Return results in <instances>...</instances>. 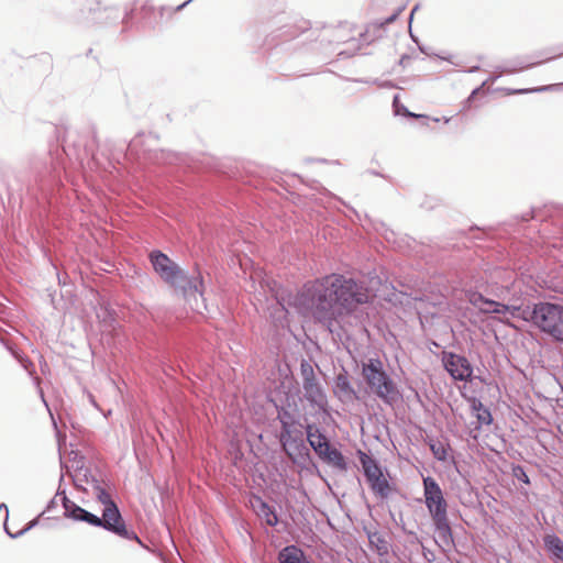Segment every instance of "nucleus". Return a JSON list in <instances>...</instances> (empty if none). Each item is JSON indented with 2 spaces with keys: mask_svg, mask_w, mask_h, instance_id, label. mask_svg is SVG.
<instances>
[{
  "mask_svg": "<svg viewBox=\"0 0 563 563\" xmlns=\"http://www.w3.org/2000/svg\"><path fill=\"white\" fill-rule=\"evenodd\" d=\"M40 517H41V516L38 515L36 518H34V519H32L31 521H29V522L26 523V526H25L23 529H21L20 531H18L16 533H12V532L8 529V527H7L5 525H4V531H5V533H7L10 538H12V539L20 538V537H22L24 533H26L27 531H30L31 529H33L34 527H36V526L38 525Z\"/></svg>",
  "mask_w": 563,
  "mask_h": 563,
  "instance_id": "c85d7f7f",
  "label": "nucleus"
},
{
  "mask_svg": "<svg viewBox=\"0 0 563 563\" xmlns=\"http://www.w3.org/2000/svg\"><path fill=\"white\" fill-rule=\"evenodd\" d=\"M360 49V45L353 43V48L352 49H344V51H341L339 53V56H344V57H351L355 54L356 51Z\"/></svg>",
  "mask_w": 563,
  "mask_h": 563,
  "instance_id": "58836bf2",
  "label": "nucleus"
},
{
  "mask_svg": "<svg viewBox=\"0 0 563 563\" xmlns=\"http://www.w3.org/2000/svg\"><path fill=\"white\" fill-rule=\"evenodd\" d=\"M279 563H311L302 549L295 544L286 545L278 552Z\"/></svg>",
  "mask_w": 563,
  "mask_h": 563,
  "instance_id": "f3484780",
  "label": "nucleus"
},
{
  "mask_svg": "<svg viewBox=\"0 0 563 563\" xmlns=\"http://www.w3.org/2000/svg\"><path fill=\"white\" fill-rule=\"evenodd\" d=\"M544 548L556 560L563 562V540L555 533L547 534L543 539Z\"/></svg>",
  "mask_w": 563,
  "mask_h": 563,
  "instance_id": "5701e85b",
  "label": "nucleus"
},
{
  "mask_svg": "<svg viewBox=\"0 0 563 563\" xmlns=\"http://www.w3.org/2000/svg\"><path fill=\"white\" fill-rule=\"evenodd\" d=\"M309 445L322 462L336 467L341 472L349 470V462L345 456L340 450L331 445L324 432L317 435Z\"/></svg>",
  "mask_w": 563,
  "mask_h": 563,
  "instance_id": "9d476101",
  "label": "nucleus"
},
{
  "mask_svg": "<svg viewBox=\"0 0 563 563\" xmlns=\"http://www.w3.org/2000/svg\"><path fill=\"white\" fill-rule=\"evenodd\" d=\"M64 494H66V492H65V490H60V488H58V490H57V493H56V495H55V496H56V498H57L58 496H62V498H63V497H64Z\"/></svg>",
  "mask_w": 563,
  "mask_h": 563,
  "instance_id": "4d7b16f0",
  "label": "nucleus"
},
{
  "mask_svg": "<svg viewBox=\"0 0 563 563\" xmlns=\"http://www.w3.org/2000/svg\"><path fill=\"white\" fill-rule=\"evenodd\" d=\"M309 30V23L302 22V25L285 24L276 33L275 37L280 41H289L296 38L301 33Z\"/></svg>",
  "mask_w": 563,
  "mask_h": 563,
  "instance_id": "412c9836",
  "label": "nucleus"
},
{
  "mask_svg": "<svg viewBox=\"0 0 563 563\" xmlns=\"http://www.w3.org/2000/svg\"><path fill=\"white\" fill-rule=\"evenodd\" d=\"M418 8H419L418 5H415V8L411 10L410 15H409V21L410 22H411V20L413 18L415 12L418 10Z\"/></svg>",
  "mask_w": 563,
  "mask_h": 563,
  "instance_id": "5fc2aeb1",
  "label": "nucleus"
},
{
  "mask_svg": "<svg viewBox=\"0 0 563 563\" xmlns=\"http://www.w3.org/2000/svg\"><path fill=\"white\" fill-rule=\"evenodd\" d=\"M482 87H483V86L477 87V88H475V89L471 92L470 97L467 98V102L472 101V100L474 99V97H476V95L479 92V90L482 89Z\"/></svg>",
  "mask_w": 563,
  "mask_h": 563,
  "instance_id": "8fccbe9b",
  "label": "nucleus"
},
{
  "mask_svg": "<svg viewBox=\"0 0 563 563\" xmlns=\"http://www.w3.org/2000/svg\"><path fill=\"white\" fill-rule=\"evenodd\" d=\"M132 12H133V10H126V11H125L124 16L122 18V23H123V24H128V23H129V20H130V19H131V16H132Z\"/></svg>",
  "mask_w": 563,
  "mask_h": 563,
  "instance_id": "de8ad7c7",
  "label": "nucleus"
},
{
  "mask_svg": "<svg viewBox=\"0 0 563 563\" xmlns=\"http://www.w3.org/2000/svg\"><path fill=\"white\" fill-rule=\"evenodd\" d=\"M504 314L508 313L512 318L522 319L531 322V309L530 307L522 308L521 305L516 303V300L511 303H504Z\"/></svg>",
  "mask_w": 563,
  "mask_h": 563,
  "instance_id": "b1692460",
  "label": "nucleus"
},
{
  "mask_svg": "<svg viewBox=\"0 0 563 563\" xmlns=\"http://www.w3.org/2000/svg\"><path fill=\"white\" fill-rule=\"evenodd\" d=\"M62 506L64 508V516L65 518L71 519L74 521L78 522H85L92 527L102 528V519L99 518V516L88 511L87 509L80 507L73 500H70L66 494H64V497L60 498Z\"/></svg>",
  "mask_w": 563,
  "mask_h": 563,
  "instance_id": "f8f14e48",
  "label": "nucleus"
},
{
  "mask_svg": "<svg viewBox=\"0 0 563 563\" xmlns=\"http://www.w3.org/2000/svg\"><path fill=\"white\" fill-rule=\"evenodd\" d=\"M470 406L476 417L474 430H481L482 426H489L493 423L494 419L489 408L486 407L479 399L472 397L470 399Z\"/></svg>",
  "mask_w": 563,
  "mask_h": 563,
  "instance_id": "dca6fc26",
  "label": "nucleus"
},
{
  "mask_svg": "<svg viewBox=\"0 0 563 563\" xmlns=\"http://www.w3.org/2000/svg\"><path fill=\"white\" fill-rule=\"evenodd\" d=\"M509 292H510L509 286L494 285L488 290L489 295H492V296H494V297H496L498 299H501V300H506Z\"/></svg>",
  "mask_w": 563,
  "mask_h": 563,
  "instance_id": "2f4dec72",
  "label": "nucleus"
},
{
  "mask_svg": "<svg viewBox=\"0 0 563 563\" xmlns=\"http://www.w3.org/2000/svg\"><path fill=\"white\" fill-rule=\"evenodd\" d=\"M363 531L365 532L368 543L372 550H374L377 555L386 556L389 553L390 544L387 541L384 533L373 529L371 527H364Z\"/></svg>",
  "mask_w": 563,
  "mask_h": 563,
  "instance_id": "2eb2a0df",
  "label": "nucleus"
},
{
  "mask_svg": "<svg viewBox=\"0 0 563 563\" xmlns=\"http://www.w3.org/2000/svg\"><path fill=\"white\" fill-rule=\"evenodd\" d=\"M148 260L161 279L184 298L197 294L203 296L205 282L198 266L195 273L190 275L161 250L151 251Z\"/></svg>",
  "mask_w": 563,
  "mask_h": 563,
  "instance_id": "f03ea898",
  "label": "nucleus"
},
{
  "mask_svg": "<svg viewBox=\"0 0 563 563\" xmlns=\"http://www.w3.org/2000/svg\"><path fill=\"white\" fill-rule=\"evenodd\" d=\"M57 506L56 496H54L46 505L44 511L40 514V516H43L45 512L52 511Z\"/></svg>",
  "mask_w": 563,
  "mask_h": 563,
  "instance_id": "a19ab883",
  "label": "nucleus"
},
{
  "mask_svg": "<svg viewBox=\"0 0 563 563\" xmlns=\"http://www.w3.org/2000/svg\"><path fill=\"white\" fill-rule=\"evenodd\" d=\"M2 511H4V522H7L9 519V508H8L7 504H4V503L0 504V512H2ZM4 525L7 526V523H4Z\"/></svg>",
  "mask_w": 563,
  "mask_h": 563,
  "instance_id": "c03bdc74",
  "label": "nucleus"
},
{
  "mask_svg": "<svg viewBox=\"0 0 563 563\" xmlns=\"http://www.w3.org/2000/svg\"><path fill=\"white\" fill-rule=\"evenodd\" d=\"M563 84H551L536 88H520V89H507L508 95H525L532 92L554 91L558 90Z\"/></svg>",
  "mask_w": 563,
  "mask_h": 563,
  "instance_id": "a878e982",
  "label": "nucleus"
},
{
  "mask_svg": "<svg viewBox=\"0 0 563 563\" xmlns=\"http://www.w3.org/2000/svg\"><path fill=\"white\" fill-rule=\"evenodd\" d=\"M477 70H479V66H477V65H476V66L471 67V68L468 69V73H475V71H477Z\"/></svg>",
  "mask_w": 563,
  "mask_h": 563,
  "instance_id": "13d9d810",
  "label": "nucleus"
},
{
  "mask_svg": "<svg viewBox=\"0 0 563 563\" xmlns=\"http://www.w3.org/2000/svg\"><path fill=\"white\" fill-rule=\"evenodd\" d=\"M465 298L473 307L478 308L481 312L490 299L485 297L482 292L473 289L465 290Z\"/></svg>",
  "mask_w": 563,
  "mask_h": 563,
  "instance_id": "393cba45",
  "label": "nucleus"
},
{
  "mask_svg": "<svg viewBox=\"0 0 563 563\" xmlns=\"http://www.w3.org/2000/svg\"><path fill=\"white\" fill-rule=\"evenodd\" d=\"M409 59H410V56L405 54V55H402V56L400 57L399 64H400V65H402V66H405V65H406V63H407Z\"/></svg>",
  "mask_w": 563,
  "mask_h": 563,
  "instance_id": "603ef678",
  "label": "nucleus"
},
{
  "mask_svg": "<svg viewBox=\"0 0 563 563\" xmlns=\"http://www.w3.org/2000/svg\"><path fill=\"white\" fill-rule=\"evenodd\" d=\"M356 454L373 494L383 500L387 499L397 488L387 479L379 461L362 450H357Z\"/></svg>",
  "mask_w": 563,
  "mask_h": 563,
  "instance_id": "0eeeda50",
  "label": "nucleus"
},
{
  "mask_svg": "<svg viewBox=\"0 0 563 563\" xmlns=\"http://www.w3.org/2000/svg\"><path fill=\"white\" fill-rule=\"evenodd\" d=\"M362 376L368 388L386 405L393 406L399 396L397 386L384 369L379 358H368L362 364Z\"/></svg>",
  "mask_w": 563,
  "mask_h": 563,
  "instance_id": "39448f33",
  "label": "nucleus"
},
{
  "mask_svg": "<svg viewBox=\"0 0 563 563\" xmlns=\"http://www.w3.org/2000/svg\"><path fill=\"white\" fill-rule=\"evenodd\" d=\"M417 46H418L419 51H420L422 54L431 55V54L428 52V49H427V47H426L424 45H422V44L418 43V45H417Z\"/></svg>",
  "mask_w": 563,
  "mask_h": 563,
  "instance_id": "3c124183",
  "label": "nucleus"
},
{
  "mask_svg": "<svg viewBox=\"0 0 563 563\" xmlns=\"http://www.w3.org/2000/svg\"><path fill=\"white\" fill-rule=\"evenodd\" d=\"M401 10H402V8H399L395 13H393L391 15L386 18L384 21H382L379 23V26H385L387 24L394 23L397 20V18H398L399 13L401 12Z\"/></svg>",
  "mask_w": 563,
  "mask_h": 563,
  "instance_id": "4c0bfd02",
  "label": "nucleus"
},
{
  "mask_svg": "<svg viewBox=\"0 0 563 563\" xmlns=\"http://www.w3.org/2000/svg\"><path fill=\"white\" fill-rule=\"evenodd\" d=\"M58 282H59V283L64 282V278H60V277L58 276Z\"/></svg>",
  "mask_w": 563,
  "mask_h": 563,
  "instance_id": "052dcab7",
  "label": "nucleus"
},
{
  "mask_svg": "<svg viewBox=\"0 0 563 563\" xmlns=\"http://www.w3.org/2000/svg\"><path fill=\"white\" fill-rule=\"evenodd\" d=\"M103 12L109 13V18H111L112 22H117L120 19V11L118 7H106L103 8Z\"/></svg>",
  "mask_w": 563,
  "mask_h": 563,
  "instance_id": "e433bc0d",
  "label": "nucleus"
},
{
  "mask_svg": "<svg viewBox=\"0 0 563 563\" xmlns=\"http://www.w3.org/2000/svg\"><path fill=\"white\" fill-rule=\"evenodd\" d=\"M78 4L81 7L80 16L77 18L78 23L84 22V15L90 14L93 22H98L99 18L97 14L101 13L99 0H79Z\"/></svg>",
  "mask_w": 563,
  "mask_h": 563,
  "instance_id": "4be33fe9",
  "label": "nucleus"
},
{
  "mask_svg": "<svg viewBox=\"0 0 563 563\" xmlns=\"http://www.w3.org/2000/svg\"><path fill=\"white\" fill-rule=\"evenodd\" d=\"M442 364L452 379L457 382L473 380V365L466 356L444 351L442 354Z\"/></svg>",
  "mask_w": 563,
  "mask_h": 563,
  "instance_id": "9b49d317",
  "label": "nucleus"
},
{
  "mask_svg": "<svg viewBox=\"0 0 563 563\" xmlns=\"http://www.w3.org/2000/svg\"><path fill=\"white\" fill-rule=\"evenodd\" d=\"M103 313V322L108 323L110 327H114L113 323L117 322L115 312L111 309L106 308Z\"/></svg>",
  "mask_w": 563,
  "mask_h": 563,
  "instance_id": "c9c22d12",
  "label": "nucleus"
},
{
  "mask_svg": "<svg viewBox=\"0 0 563 563\" xmlns=\"http://www.w3.org/2000/svg\"><path fill=\"white\" fill-rule=\"evenodd\" d=\"M86 482L91 485L93 492H96V486H104V483L101 484V482L92 475L90 476V479L86 476Z\"/></svg>",
  "mask_w": 563,
  "mask_h": 563,
  "instance_id": "79ce46f5",
  "label": "nucleus"
},
{
  "mask_svg": "<svg viewBox=\"0 0 563 563\" xmlns=\"http://www.w3.org/2000/svg\"><path fill=\"white\" fill-rule=\"evenodd\" d=\"M143 135V133H139L129 144V150L133 151L137 144H139V139Z\"/></svg>",
  "mask_w": 563,
  "mask_h": 563,
  "instance_id": "37998d69",
  "label": "nucleus"
},
{
  "mask_svg": "<svg viewBox=\"0 0 563 563\" xmlns=\"http://www.w3.org/2000/svg\"><path fill=\"white\" fill-rule=\"evenodd\" d=\"M30 168L35 180L43 188L55 184L60 173V164L51 152L33 156L30 162Z\"/></svg>",
  "mask_w": 563,
  "mask_h": 563,
  "instance_id": "1a4fd4ad",
  "label": "nucleus"
},
{
  "mask_svg": "<svg viewBox=\"0 0 563 563\" xmlns=\"http://www.w3.org/2000/svg\"><path fill=\"white\" fill-rule=\"evenodd\" d=\"M512 475L514 477H516L519 482L526 484V485H529L530 484V478L525 470V467L522 465H515L512 467Z\"/></svg>",
  "mask_w": 563,
  "mask_h": 563,
  "instance_id": "72a5a7b5",
  "label": "nucleus"
},
{
  "mask_svg": "<svg viewBox=\"0 0 563 563\" xmlns=\"http://www.w3.org/2000/svg\"><path fill=\"white\" fill-rule=\"evenodd\" d=\"M558 213L563 217V206L558 208Z\"/></svg>",
  "mask_w": 563,
  "mask_h": 563,
  "instance_id": "bf43d9fd",
  "label": "nucleus"
},
{
  "mask_svg": "<svg viewBox=\"0 0 563 563\" xmlns=\"http://www.w3.org/2000/svg\"><path fill=\"white\" fill-rule=\"evenodd\" d=\"M334 391L341 397L344 396L349 399H358V396L352 387L347 373L339 374L334 379Z\"/></svg>",
  "mask_w": 563,
  "mask_h": 563,
  "instance_id": "6ab92c4d",
  "label": "nucleus"
},
{
  "mask_svg": "<svg viewBox=\"0 0 563 563\" xmlns=\"http://www.w3.org/2000/svg\"><path fill=\"white\" fill-rule=\"evenodd\" d=\"M409 34H410L411 40L418 45V43H420V42H419L418 37L416 35H413V33L411 32V29H409Z\"/></svg>",
  "mask_w": 563,
  "mask_h": 563,
  "instance_id": "864d4df0",
  "label": "nucleus"
},
{
  "mask_svg": "<svg viewBox=\"0 0 563 563\" xmlns=\"http://www.w3.org/2000/svg\"><path fill=\"white\" fill-rule=\"evenodd\" d=\"M498 69H499V74H497V75H492L487 80H485V81L482 84V86L486 85L487 82H495V81H496V80L501 76V74H503V73H501L500 67H498Z\"/></svg>",
  "mask_w": 563,
  "mask_h": 563,
  "instance_id": "a18cd8bd",
  "label": "nucleus"
},
{
  "mask_svg": "<svg viewBox=\"0 0 563 563\" xmlns=\"http://www.w3.org/2000/svg\"><path fill=\"white\" fill-rule=\"evenodd\" d=\"M561 56H563V53H560L553 57L545 58L544 60H541V62L528 63V64L523 60V58L518 57V58L508 60L504 66L500 67V69H501V73H505V74H515V73L534 67L544 62H549V60H552V59H554L556 57H561Z\"/></svg>",
  "mask_w": 563,
  "mask_h": 563,
  "instance_id": "a211bd4d",
  "label": "nucleus"
},
{
  "mask_svg": "<svg viewBox=\"0 0 563 563\" xmlns=\"http://www.w3.org/2000/svg\"><path fill=\"white\" fill-rule=\"evenodd\" d=\"M424 504L432 519L434 531L446 544L454 543L453 531L448 518V503L442 488L432 476L422 477Z\"/></svg>",
  "mask_w": 563,
  "mask_h": 563,
  "instance_id": "7ed1b4c3",
  "label": "nucleus"
},
{
  "mask_svg": "<svg viewBox=\"0 0 563 563\" xmlns=\"http://www.w3.org/2000/svg\"><path fill=\"white\" fill-rule=\"evenodd\" d=\"M305 398L312 406L322 408L327 404L325 394L319 384L317 377L302 382Z\"/></svg>",
  "mask_w": 563,
  "mask_h": 563,
  "instance_id": "4468645a",
  "label": "nucleus"
},
{
  "mask_svg": "<svg viewBox=\"0 0 563 563\" xmlns=\"http://www.w3.org/2000/svg\"><path fill=\"white\" fill-rule=\"evenodd\" d=\"M504 302H499L494 299H489L487 306L484 307L483 313L486 314H504Z\"/></svg>",
  "mask_w": 563,
  "mask_h": 563,
  "instance_id": "7c9ffc66",
  "label": "nucleus"
},
{
  "mask_svg": "<svg viewBox=\"0 0 563 563\" xmlns=\"http://www.w3.org/2000/svg\"><path fill=\"white\" fill-rule=\"evenodd\" d=\"M273 404L277 410V420L280 422V433L288 434V432H290L291 429H296L295 426L297 424L298 420L284 406H279L276 401H273Z\"/></svg>",
  "mask_w": 563,
  "mask_h": 563,
  "instance_id": "aec40b11",
  "label": "nucleus"
},
{
  "mask_svg": "<svg viewBox=\"0 0 563 563\" xmlns=\"http://www.w3.org/2000/svg\"><path fill=\"white\" fill-rule=\"evenodd\" d=\"M393 107L396 115L404 114L410 118H427L424 114H416L410 112L404 104H400L398 95H396L393 99Z\"/></svg>",
  "mask_w": 563,
  "mask_h": 563,
  "instance_id": "bb28decb",
  "label": "nucleus"
},
{
  "mask_svg": "<svg viewBox=\"0 0 563 563\" xmlns=\"http://www.w3.org/2000/svg\"><path fill=\"white\" fill-rule=\"evenodd\" d=\"M178 159L177 155L172 152L161 150L154 154V161L157 164H173Z\"/></svg>",
  "mask_w": 563,
  "mask_h": 563,
  "instance_id": "cd10ccee",
  "label": "nucleus"
},
{
  "mask_svg": "<svg viewBox=\"0 0 563 563\" xmlns=\"http://www.w3.org/2000/svg\"><path fill=\"white\" fill-rule=\"evenodd\" d=\"M482 87H483V86L477 87V88H475V89L471 92L470 97L467 98V102L472 101V100L474 99V97H476V95L479 92V90L482 89Z\"/></svg>",
  "mask_w": 563,
  "mask_h": 563,
  "instance_id": "09e8293b",
  "label": "nucleus"
},
{
  "mask_svg": "<svg viewBox=\"0 0 563 563\" xmlns=\"http://www.w3.org/2000/svg\"><path fill=\"white\" fill-rule=\"evenodd\" d=\"M531 323L554 341L563 343V303L556 301L533 303Z\"/></svg>",
  "mask_w": 563,
  "mask_h": 563,
  "instance_id": "423d86ee",
  "label": "nucleus"
},
{
  "mask_svg": "<svg viewBox=\"0 0 563 563\" xmlns=\"http://www.w3.org/2000/svg\"><path fill=\"white\" fill-rule=\"evenodd\" d=\"M279 443L286 455L295 463L305 467L312 463V457L306 445L303 433L299 429H291L290 432L279 433Z\"/></svg>",
  "mask_w": 563,
  "mask_h": 563,
  "instance_id": "6e6552de",
  "label": "nucleus"
},
{
  "mask_svg": "<svg viewBox=\"0 0 563 563\" xmlns=\"http://www.w3.org/2000/svg\"><path fill=\"white\" fill-rule=\"evenodd\" d=\"M422 548V555L428 562H432L435 559L434 552L430 549L426 548L424 545H421Z\"/></svg>",
  "mask_w": 563,
  "mask_h": 563,
  "instance_id": "ea45409f",
  "label": "nucleus"
},
{
  "mask_svg": "<svg viewBox=\"0 0 563 563\" xmlns=\"http://www.w3.org/2000/svg\"><path fill=\"white\" fill-rule=\"evenodd\" d=\"M109 487L110 484L104 483V486H96V492H93L97 500L103 505L102 515L99 517L103 520V529L120 538L134 540L141 547H144V543L140 537L133 530L128 529L117 503L108 492Z\"/></svg>",
  "mask_w": 563,
  "mask_h": 563,
  "instance_id": "20e7f679",
  "label": "nucleus"
},
{
  "mask_svg": "<svg viewBox=\"0 0 563 563\" xmlns=\"http://www.w3.org/2000/svg\"><path fill=\"white\" fill-rule=\"evenodd\" d=\"M533 218H534V210L533 209L531 211H529L527 213H523L521 216V220L525 221V222H528V221H530Z\"/></svg>",
  "mask_w": 563,
  "mask_h": 563,
  "instance_id": "49530a36",
  "label": "nucleus"
},
{
  "mask_svg": "<svg viewBox=\"0 0 563 563\" xmlns=\"http://www.w3.org/2000/svg\"><path fill=\"white\" fill-rule=\"evenodd\" d=\"M307 442L311 443L314 441L317 435L321 434L323 431L316 423H307L306 428Z\"/></svg>",
  "mask_w": 563,
  "mask_h": 563,
  "instance_id": "473e14b6",
  "label": "nucleus"
},
{
  "mask_svg": "<svg viewBox=\"0 0 563 563\" xmlns=\"http://www.w3.org/2000/svg\"><path fill=\"white\" fill-rule=\"evenodd\" d=\"M251 507L256 516L262 519L267 526L276 527L279 522V517L275 507L266 503L261 496L254 495L251 500Z\"/></svg>",
  "mask_w": 563,
  "mask_h": 563,
  "instance_id": "ddd939ff",
  "label": "nucleus"
},
{
  "mask_svg": "<svg viewBox=\"0 0 563 563\" xmlns=\"http://www.w3.org/2000/svg\"><path fill=\"white\" fill-rule=\"evenodd\" d=\"M58 282H59V283L64 282V278H60V277L58 276Z\"/></svg>",
  "mask_w": 563,
  "mask_h": 563,
  "instance_id": "680f3d73",
  "label": "nucleus"
},
{
  "mask_svg": "<svg viewBox=\"0 0 563 563\" xmlns=\"http://www.w3.org/2000/svg\"><path fill=\"white\" fill-rule=\"evenodd\" d=\"M430 450L438 461H440V462L446 461L448 449L445 446H443L442 444H440V445L431 444Z\"/></svg>",
  "mask_w": 563,
  "mask_h": 563,
  "instance_id": "f704fd0d",
  "label": "nucleus"
},
{
  "mask_svg": "<svg viewBox=\"0 0 563 563\" xmlns=\"http://www.w3.org/2000/svg\"><path fill=\"white\" fill-rule=\"evenodd\" d=\"M89 400H90L91 405H93L96 408L98 407V405L95 400V397L92 395H89Z\"/></svg>",
  "mask_w": 563,
  "mask_h": 563,
  "instance_id": "6e6d98bb",
  "label": "nucleus"
},
{
  "mask_svg": "<svg viewBox=\"0 0 563 563\" xmlns=\"http://www.w3.org/2000/svg\"><path fill=\"white\" fill-rule=\"evenodd\" d=\"M300 375L302 377V382L306 379H312L316 377L314 369L310 361L302 358L300 362Z\"/></svg>",
  "mask_w": 563,
  "mask_h": 563,
  "instance_id": "c756f323",
  "label": "nucleus"
},
{
  "mask_svg": "<svg viewBox=\"0 0 563 563\" xmlns=\"http://www.w3.org/2000/svg\"><path fill=\"white\" fill-rule=\"evenodd\" d=\"M371 299L369 290L362 283L341 274H332L307 282L298 291L295 305L302 314L324 328L334 342L345 333L343 318L352 314Z\"/></svg>",
  "mask_w": 563,
  "mask_h": 563,
  "instance_id": "f257e3e1",
  "label": "nucleus"
}]
</instances>
